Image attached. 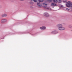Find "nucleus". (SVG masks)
I'll return each instance as SVG.
<instances>
[{
    "label": "nucleus",
    "mask_w": 72,
    "mask_h": 72,
    "mask_svg": "<svg viewBox=\"0 0 72 72\" xmlns=\"http://www.w3.org/2000/svg\"><path fill=\"white\" fill-rule=\"evenodd\" d=\"M31 1H34V2H36L37 1V0H31Z\"/></svg>",
    "instance_id": "4468645a"
},
{
    "label": "nucleus",
    "mask_w": 72,
    "mask_h": 72,
    "mask_svg": "<svg viewBox=\"0 0 72 72\" xmlns=\"http://www.w3.org/2000/svg\"><path fill=\"white\" fill-rule=\"evenodd\" d=\"M53 1L55 3H57L58 0H53Z\"/></svg>",
    "instance_id": "1a4fd4ad"
},
{
    "label": "nucleus",
    "mask_w": 72,
    "mask_h": 72,
    "mask_svg": "<svg viewBox=\"0 0 72 72\" xmlns=\"http://www.w3.org/2000/svg\"><path fill=\"white\" fill-rule=\"evenodd\" d=\"M66 10H68V11H69V10H69V9L68 8H67L66 9Z\"/></svg>",
    "instance_id": "2eb2a0df"
},
{
    "label": "nucleus",
    "mask_w": 72,
    "mask_h": 72,
    "mask_svg": "<svg viewBox=\"0 0 72 72\" xmlns=\"http://www.w3.org/2000/svg\"><path fill=\"white\" fill-rule=\"evenodd\" d=\"M57 27H62V25L61 24H58L57 25Z\"/></svg>",
    "instance_id": "0eeeda50"
},
{
    "label": "nucleus",
    "mask_w": 72,
    "mask_h": 72,
    "mask_svg": "<svg viewBox=\"0 0 72 72\" xmlns=\"http://www.w3.org/2000/svg\"><path fill=\"white\" fill-rule=\"evenodd\" d=\"M43 5H47V4H45L44 3H43Z\"/></svg>",
    "instance_id": "dca6fc26"
},
{
    "label": "nucleus",
    "mask_w": 72,
    "mask_h": 72,
    "mask_svg": "<svg viewBox=\"0 0 72 72\" xmlns=\"http://www.w3.org/2000/svg\"><path fill=\"white\" fill-rule=\"evenodd\" d=\"M57 33H58V32L56 31H53L51 32V33H52V34H55Z\"/></svg>",
    "instance_id": "39448f33"
},
{
    "label": "nucleus",
    "mask_w": 72,
    "mask_h": 72,
    "mask_svg": "<svg viewBox=\"0 0 72 72\" xmlns=\"http://www.w3.org/2000/svg\"><path fill=\"white\" fill-rule=\"evenodd\" d=\"M44 15L46 17H48L49 16V15L48 14V13H45L44 14Z\"/></svg>",
    "instance_id": "f03ea898"
},
{
    "label": "nucleus",
    "mask_w": 72,
    "mask_h": 72,
    "mask_svg": "<svg viewBox=\"0 0 72 72\" xmlns=\"http://www.w3.org/2000/svg\"><path fill=\"white\" fill-rule=\"evenodd\" d=\"M52 6H57V4L54 3H52L51 4Z\"/></svg>",
    "instance_id": "7ed1b4c3"
},
{
    "label": "nucleus",
    "mask_w": 72,
    "mask_h": 72,
    "mask_svg": "<svg viewBox=\"0 0 72 72\" xmlns=\"http://www.w3.org/2000/svg\"><path fill=\"white\" fill-rule=\"evenodd\" d=\"M39 4H40V3H37V5H39Z\"/></svg>",
    "instance_id": "f3484780"
},
{
    "label": "nucleus",
    "mask_w": 72,
    "mask_h": 72,
    "mask_svg": "<svg viewBox=\"0 0 72 72\" xmlns=\"http://www.w3.org/2000/svg\"><path fill=\"white\" fill-rule=\"evenodd\" d=\"M7 20L5 19H2L1 21V22L2 23H4L6 22Z\"/></svg>",
    "instance_id": "f257e3e1"
},
{
    "label": "nucleus",
    "mask_w": 72,
    "mask_h": 72,
    "mask_svg": "<svg viewBox=\"0 0 72 72\" xmlns=\"http://www.w3.org/2000/svg\"><path fill=\"white\" fill-rule=\"evenodd\" d=\"M45 27V26H42V27Z\"/></svg>",
    "instance_id": "a211bd4d"
},
{
    "label": "nucleus",
    "mask_w": 72,
    "mask_h": 72,
    "mask_svg": "<svg viewBox=\"0 0 72 72\" xmlns=\"http://www.w3.org/2000/svg\"><path fill=\"white\" fill-rule=\"evenodd\" d=\"M63 2L65 3H67V0H63Z\"/></svg>",
    "instance_id": "9b49d317"
},
{
    "label": "nucleus",
    "mask_w": 72,
    "mask_h": 72,
    "mask_svg": "<svg viewBox=\"0 0 72 72\" xmlns=\"http://www.w3.org/2000/svg\"><path fill=\"white\" fill-rule=\"evenodd\" d=\"M62 2V0H57V3H60Z\"/></svg>",
    "instance_id": "f8f14e48"
},
{
    "label": "nucleus",
    "mask_w": 72,
    "mask_h": 72,
    "mask_svg": "<svg viewBox=\"0 0 72 72\" xmlns=\"http://www.w3.org/2000/svg\"><path fill=\"white\" fill-rule=\"evenodd\" d=\"M58 29L59 30H60V31H62L65 30V28L64 27H59Z\"/></svg>",
    "instance_id": "20e7f679"
},
{
    "label": "nucleus",
    "mask_w": 72,
    "mask_h": 72,
    "mask_svg": "<svg viewBox=\"0 0 72 72\" xmlns=\"http://www.w3.org/2000/svg\"><path fill=\"white\" fill-rule=\"evenodd\" d=\"M62 6H62V5H61V7H62Z\"/></svg>",
    "instance_id": "6ab92c4d"
},
{
    "label": "nucleus",
    "mask_w": 72,
    "mask_h": 72,
    "mask_svg": "<svg viewBox=\"0 0 72 72\" xmlns=\"http://www.w3.org/2000/svg\"><path fill=\"white\" fill-rule=\"evenodd\" d=\"M40 29L42 30H44L46 29V27H40Z\"/></svg>",
    "instance_id": "6e6552de"
},
{
    "label": "nucleus",
    "mask_w": 72,
    "mask_h": 72,
    "mask_svg": "<svg viewBox=\"0 0 72 72\" xmlns=\"http://www.w3.org/2000/svg\"><path fill=\"white\" fill-rule=\"evenodd\" d=\"M53 0H47V1L48 3H51V2H52Z\"/></svg>",
    "instance_id": "9d476101"
},
{
    "label": "nucleus",
    "mask_w": 72,
    "mask_h": 72,
    "mask_svg": "<svg viewBox=\"0 0 72 72\" xmlns=\"http://www.w3.org/2000/svg\"><path fill=\"white\" fill-rule=\"evenodd\" d=\"M7 15L6 14H2L1 15L2 17H6Z\"/></svg>",
    "instance_id": "423d86ee"
},
{
    "label": "nucleus",
    "mask_w": 72,
    "mask_h": 72,
    "mask_svg": "<svg viewBox=\"0 0 72 72\" xmlns=\"http://www.w3.org/2000/svg\"><path fill=\"white\" fill-rule=\"evenodd\" d=\"M44 0H39V3L42 2L43 1H44Z\"/></svg>",
    "instance_id": "ddd939ff"
},
{
    "label": "nucleus",
    "mask_w": 72,
    "mask_h": 72,
    "mask_svg": "<svg viewBox=\"0 0 72 72\" xmlns=\"http://www.w3.org/2000/svg\"><path fill=\"white\" fill-rule=\"evenodd\" d=\"M21 0V1H23V0Z\"/></svg>",
    "instance_id": "aec40b11"
}]
</instances>
